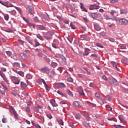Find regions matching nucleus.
Segmentation results:
<instances>
[{
	"instance_id": "f257e3e1",
	"label": "nucleus",
	"mask_w": 128,
	"mask_h": 128,
	"mask_svg": "<svg viewBox=\"0 0 128 128\" xmlns=\"http://www.w3.org/2000/svg\"><path fill=\"white\" fill-rule=\"evenodd\" d=\"M119 24L121 26H128V20L124 18H121L118 20Z\"/></svg>"
},
{
	"instance_id": "f03ea898",
	"label": "nucleus",
	"mask_w": 128,
	"mask_h": 128,
	"mask_svg": "<svg viewBox=\"0 0 128 128\" xmlns=\"http://www.w3.org/2000/svg\"><path fill=\"white\" fill-rule=\"evenodd\" d=\"M108 82L110 84H118V80L114 78H108Z\"/></svg>"
},
{
	"instance_id": "7ed1b4c3",
	"label": "nucleus",
	"mask_w": 128,
	"mask_h": 128,
	"mask_svg": "<svg viewBox=\"0 0 128 128\" xmlns=\"http://www.w3.org/2000/svg\"><path fill=\"white\" fill-rule=\"evenodd\" d=\"M0 76L3 78L4 80L6 81V82H8V78H6V74H4V73L2 72V71L0 70Z\"/></svg>"
},
{
	"instance_id": "20e7f679",
	"label": "nucleus",
	"mask_w": 128,
	"mask_h": 128,
	"mask_svg": "<svg viewBox=\"0 0 128 128\" xmlns=\"http://www.w3.org/2000/svg\"><path fill=\"white\" fill-rule=\"evenodd\" d=\"M73 106L76 108H80L82 106V103L80 102L75 101L74 102Z\"/></svg>"
},
{
	"instance_id": "39448f33",
	"label": "nucleus",
	"mask_w": 128,
	"mask_h": 128,
	"mask_svg": "<svg viewBox=\"0 0 128 128\" xmlns=\"http://www.w3.org/2000/svg\"><path fill=\"white\" fill-rule=\"evenodd\" d=\"M20 86L22 90H24L27 86H26V84L24 83V82H21L20 84Z\"/></svg>"
},
{
	"instance_id": "423d86ee",
	"label": "nucleus",
	"mask_w": 128,
	"mask_h": 128,
	"mask_svg": "<svg viewBox=\"0 0 128 128\" xmlns=\"http://www.w3.org/2000/svg\"><path fill=\"white\" fill-rule=\"evenodd\" d=\"M41 72H44L45 74H48L50 72V68H41Z\"/></svg>"
},
{
	"instance_id": "0eeeda50",
	"label": "nucleus",
	"mask_w": 128,
	"mask_h": 128,
	"mask_svg": "<svg viewBox=\"0 0 128 128\" xmlns=\"http://www.w3.org/2000/svg\"><path fill=\"white\" fill-rule=\"evenodd\" d=\"M0 4H2V6H4L8 8V4L9 2L8 1L4 2L0 0Z\"/></svg>"
},
{
	"instance_id": "6e6552de",
	"label": "nucleus",
	"mask_w": 128,
	"mask_h": 128,
	"mask_svg": "<svg viewBox=\"0 0 128 128\" xmlns=\"http://www.w3.org/2000/svg\"><path fill=\"white\" fill-rule=\"evenodd\" d=\"M58 88H66V84L62 82H58L56 84Z\"/></svg>"
},
{
	"instance_id": "1a4fd4ad",
	"label": "nucleus",
	"mask_w": 128,
	"mask_h": 128,
	"mask_svg": "<svg viewBox=\"0 0 128 128\" xmlns=\"http://www.w3.org/2000/svg\"><path fill=\"white\" fill-rule=\"evenodd\" d=\"M90 49L88 48H85L84 51V55L86 56H88V54H90Z\"/></svg>"
},
{
	"instance_id": "9d476101",
	"label": "nucleus",
	"mask_w": 128,
	"mask_h": 128,
	"mask_svg": "<svg viewBox=\"0 0 128 128\" xmlns=\"http://www.w3.org/2000/svg\"><path fill=\"white\" fill-rule=\"evenodd\" d=\"M60 58H61L62 64H66V58L64 56H60Z\"/></svg>"
},
{
	"instance_id": "9b49d317",
	"label": "nucleus",
	"mask_w": 128,
	"mask_h": 128,
	"mask_svg": "<svg viewBox=\"0 0 128 128\" xmlns=\"http://www.w3.org/2000/svg\"><path fill=\"white\" fill-rule=\"evenodd\" d=\"M94 29L96 30H102V28H100V25L98 24H95L94 25Z\"/></svg>"
},
{
	"instance_id": "f8f14e48",
	"label": "nucleus",
	"mask_w": 128,
	"mask_h": 128,
	"mask_svg": "<svg viewBox=\"0 0 128 128\" xmlns=\"http://www.w3.org/2000/svg\"><path fill=\"white\" fill-rule=\"evenodd\" d=\"M118 118L120 122H126V120H124V116L122 115H120L118 116Z\"/></svg>"
},
{
	"instance_id": "ddd939ff",
	"label": "nucleus",
	"mask_w": 128,
	"mask_h": 128,
	"mask_svg": "<svg viewBox=\"0 0 128 128\" xmlns=\"http://www.w3.org/2000/svg\"><path fill=\"white\" fill-rule=\"evenodd\" d=\"M110 14H111L112 16H114V14H118V11L116 10H111L110 12Z\"/></svg>"
},
{
	"instance_id": "4468645a",
	"label": "nucleus",
	"mask_w": 128,
	"mask_h": 128,
	"mask_svg": "<svg viewBox=\"0 0 128 128\" xmlns=\"http://www.w3.org/2000/svg\"><path fill=\"white\" fill-rule=\"evenodd\" d=\"M80 8L83 12H88V10H86V8L84 6V5L80 3Z\"/></svg>"
},
{
	"instance_id": "2eb2a0df",
	"label": "nucleus",
	"mask_w": 128,
	"mask_h": 128,
	"mask_svg": "<svg viewBox=\"0 0 128 128\" xmlns=\"http://www.w3.org/2000/svg\"><path fill=\"white\" fill-rule=\"evenodd\" d=\"M27 8H29L30 14H32V10H33L32 6H30V5H28Z\"/></svg>"
},
{
	"instance_id": "dca6fc26",
	"label": "nucleus",
	"mask_w": 128,
	"mask_h": 128,
	"mask_svg": "<svg viewBox=\"0 0 128 128\" xmlns=\"http://www.w3.org/2000/svg\"><path fill=\"white\" fill-rule=\"evenodd\" d=\"M98 16V14L96 13L91 14V18H96Z\"/></svg>"
},
{
	"instance_id": "f3484780",
	"label": "nucleus",
	"mask_w": 128,
	"mask_h": 128,
	"mask_svg": "<svg viewBox=\"0 0 128 128\" xmlns=\"http://www.w3.org/2000/svg\"><path fill=\"white\" fill-rule=\"evenodd\" d=\"M21 58L22 60H26L28 58V55L26 54H21Z\"/></svg>"
},
{
	"instance_id": "a211bd4d",
	"label": "nucleus",
	"mask_w": 128,
	"mask_h": 128,
	"mask_svg": "<svg viewBox=\"0 0 128 128\" xmlns=\"http://www.w3.org/2000/svg\"><path fill=\"white\" fill-rule=\"evenodd\" d=\"M50 104L52 106H56V104L54 100H52L50 101Z\"/></svg>"
},
{
	"instance_id": "6ab92c4d",
	"label": "nucleus",
	"mask_w": 128,
	"mask_h": 128,
	"mask_svg": "<svg viewBox=\"0 0 128 128\" xmlns=\"http://www.w3.org/2000/svg\"><path fill=\"white\" fill-rule=\"evenodd\" d=\"M66 92L68 94V96H74V94H72V92L70 90L68 89L66 90Z\"/></svg>"
},
{
	"instance_id": "aec40b11",
	"label": "nucleus",
	"mask_w": 128,
	"mask_h": 128,
	"mask_svg": "<svg viewBox=\"0 0 128 128\" xmlns=\"http://www.w3.org/2000/svg\"><path fill=\"white\" fill-rule=\"evenodd\" d=\"M57 93L58 94H60V96H66V94H64V92L60 91V90H58L57 92Z\"/></svg>"
},
{
	"instance_id": "412c9836",
	"label": "nucleus",
	"mask_w": 128,
	"mask_h": 128,
	"mask_svg": "<svg viewBox=\"0 0 128 128\" xmlns=\"http://www.w3.org/2000/svg\"><path fill=\"white\" fill-rule=\"evenodd\" d=\"M20 64L19 62H14L13 64V66H14L15 68H18V66H20Z\"/></svg>"
},
{
	"instance_id": "4be33fe9",
	"label": "nucleus",
	"mask_w": 128,
	"mask_h": 128,
	"mask_svg": "<svg viewBox=\"0 0 128 128\" xmlns=\"http://www.w3.org/2000/svg\"><path fill=\"white\" fill-rule=\"evenodd\" d=\"M44 59L46 62H48V64H50V58H48L47 56H45L44 57Z\"/></svg>"
},
{
	"instance_id": "5701e85b",
	"label": "nucleus",
	"mask_w": 128,
	"mask_h": 128,
	"mask_svg": "<svg viewBox=\"0 0 128 128\" xmlns=\"http://www.w3.org/2000/svg\"><path fill=\"white\" fill-rule=\"evenodd\" d=\"M84 68V70H86V74H88V76H90L92 73H90V71H88V68Z\"/></svg>"
},
{
	"instance_id": "b1692460",
	"label": "nucleus",
	"mask_w": 128,
	"mask_h": 128,
	"mask_svg": "<svg viewBox=\"0 0 128 128\" xmlns=\"http://www.w3.org/2000/svg\"><path fill=\"white\" fill-rule=\"evenodd\" d=\"M26 78L28 80H32V74H26Z\"/></svg>"
},
{
	"instance_id": "393cba45",
	"label": "nucleus",
	"mask_w": 128,
	"mask_h": 128,
	"mask_svg": "<svg viewBox=\"0 0 128 128\" xmlns=\"http://www.w3.org/2000/svg\"><path fill=\"white\" fill-rule=\"evenodd\" d=\"M35 42V46H40V42H38V40L36 39L34 40Z\"/></svg>"
},
{
	"instance_id": "a878e982",
	"label": "nucleus",
	"mask_w": 128,
	"mask_h": 128,
	"mask_svg": "<svg viewBox=\"0 0 128 128\" xmlns=\"http://www.w3.org/2000/svg\"><path fill=\"white\" fill-rule=\"evenodd\" d=\"M114 128H126V126H122L120 125H116V124L114 125Z\"/></svg>"
},
{
	"instance_id": "bb28decb",
	"label": "nucleus",
	"mask_w": 128,
	"mask_h": 128,
	"mask_svg": "<svg viewBox=\"0 0 128 128\" xmlns=\"http://www.w3.org/2000/svg\"><path fill=\"white\" fill-rule=\"evenodd\" d=\"M14 116L16 120H18V114L16 113V112H14Z\"/></svg>"
},
{
	"instance_id": "cd10ccee",
	"label": "nucleus",
	"mask_w": 128,
	"mask_h": 128,
	"mask_svg": "<svg viewBox=\"0 0 128 128\" xmlns=\"http://www.w3.org/2000/svg\"><path fill=\"white\" fill-rule=\"evenodd\" d=\"M10 12L12 16H16V11L13 10L12 11H10Z\"/></svg>"
},
{
	"instance_id": "c85d7f7f",
	"label": "nucleus",
	"mask_w": 128,
	"mask_h": 128,
	"mask_svg": "<svg viewBox=\"0 0 128 128\" xmlns=\"http://www.w3.org/2000/svg\"><path fill=\"white\" fill-rule=\"evenodd\" d=\"M20 80L18 78L15 80L14 84H20Z\"/></svg>"
},
{
	"instance_id": "c756f323",
	"label": "nucleus",
	"mask_w": 128,
	"mask_h": 128,
	"mask_svg": "<svg viewBox=\"0 0 128 128\" xmlns=\"http://www.w3.org/2000/svg\"><path fill=\"white\" fill-rule=\"evenodd\" d=\"M121 14H126V10L124 9L120 10V13Z\"/></svg>"
},
{
	"instance_id": "7c9ffc66",
	"label": "nucleus",
	"mask_w": 128,
	"mask_h": 128,
	"mask_svg": "<svg viewBox=\"0 0 128 128\" xmlns=\"http://www.w3.org/2000/svg\"><path fill=\"white\" fill-rule=\"evenodd\" d=\"M82 124H84L86 128H88V126H90V124L86 122H83Z\"/></svg>"
},
{
	"instance_id": "2f4dec72",
	"label": "nucleus",
	"mask_w": 128,
	"mask_h": 128,
	"mask_svg": "<svg viewBox=\"0 0 128 128\" xmlns=\"http://www.w3.org/2000/svg\"><path fill=\"white\" fill-rule=\"evenodd\" d=\"M111 64H112V66L116 68V66H118V63L114 62H110Z\"/></svg>"
},
{
	"instance_id": "473e14b6",
	"label": "nucleus",
	"mask_w": 128,
	"mask_h": 128,
	"mask_svg": "<svg viewBox=\"0 0 128 128\" xmlns=\"http://www.w3.org/2000/svg\"><path fill=\"white\" fill-rule=\"evenodd\" d=\"M17 74H20V76H24V72H22V71L18 72Z\"/></svg>"
},
{
	"instance_id": "72a5a7b5",
	"label": "nucleus",
	"mask_w": 128,
	"mask_h": 128,
	"mask_svg": "<svg viewBox=\"0 0 128 128\" xmlns=\"http://www.w3.org/2000/svg\"><path fill=\"white\" fill-rule=\"evenodd\" d=\"M38 28H39L40 30H46V27H44L42 25L39 26Z\"/></svg>"
},
{
	"instance_id": "f704fd0d",
	"label": "nucleus",
	"mask_w": 128,
	"mask_h": 128,
	"mask_svg": "<svg viewBox=\"0 0 128 128\" xmlns=\"http://www.w3.org/2000/svg\"><path fill=\"white\" fill-rule=\"evenodd\" d=\"M58 124H61V126H64V121L60 119L58 120Z\"/></svg>"
},
{
	"instance_id": "c9c22d12",
	"label": "nucleus",
	"mask_w": 128,
	"mask_h": 128,
	"mask_svg": "<svg viewBox=\"0 0 128 128\" xmlns=\"http://www.w3.org/2000/svg\"><path fill=\"white\" fill-rule=\"evenodd\" d=\"M6 52L8 56H10L12 54V53L10 51H6Z\"/></svg>"
},
{
	"instance_id": "e433bc0d",
	"label": "nucleus",
	"mask_w": 128,
	"mask_h": 128,
	"mask_svg": "<svg viewBox=\"0 0 128 128\" xmlns=\"http://www.w3.org/2000/svg\"><path fill=\"white\" fill-rule=\"evenodd\" d=\"M100 34L101 36H106V32L104 31H102L100 33Z\"/></svg>"
},
{
	"instance_id": "4c0bfd02",
	"label": "nucleus",
	"mask_w": 128,
	"mask_h": 128,
	"mask_svg": "<svg viewBox=\"0 0 128 128\" xmlns=\"http://www.w3.org/2000/svg\"><path fill=\"white\" fill-rule=\"evenodd\" d=\"M4 18L5 20H8V19L10 18V16H8V14H6V15H5L4 16Z\"/></svg>"
},
{
	"instance_id": "58836bf2",
	"label": "nucleus",
	"mask_w": 128,
	"mask_h": 128,
	"mask_svg": "<svg viewBox=\"0 0 128 128\" xmlns=\"http://www.w3.org/2000/svg\"><path fill=\"white\" fill-rule=\"evenodd\" d=\"M52 66H58V63L56 62H52L51 64Z\"/></svg>"
},
{
	"instance_id": "ea45409f",
	"label": "nucleus",
	"mask_w": 128,
	"mask_h": 128,
	"mask_svg": "<svg viewBox=\"0 0 128 128\" xmlns=\"http://www.w3.org/2000/svg\"><path fill=\"white\" fill-rule=\"evenodd\" d=\"M80 38H82V40H84L86 38V36L85 34H82L80 36Z\"/></svg>"
},
{
	"instance_id": "a19ab883",
	"label": "nucleus",
	"mask_w": 128,
	"mask_h": 128,
	"mask_svg": "<svg viewBox=\"0 0 128 128\" xmlns=\"http://www.w3.org/2000/svg\"><path fill=\"white\" fill-rule=\"evenodd\" d=\"M95 96H96V98H99V100H100V93L98 92H96L95 94Z\"/></svg>"
},
{
	"instance_id": "79ce46f5",
	"label": "nucleus",
	"mask_w": 128,
	"mask_h": 128,
	"mask_svg": "<svg viewBox=\"0 0 128 128\" xmlns=\"http://www.w3.org/2000/svg\"><path fill=\"white\" fill-rule=\"evenodd\" d=\"M10 112H11V114H14V112H16L14 109L12 108H10Z\"/></svg>"
},
{
	"instance_id": "37998d69",
	"label": "nucleus",
	"mask_w": 128,
	"mask_h": 128,
	"mask_svg": "<svg viewBox=\"0 0 128 128\" xmlns=\"http://www.w3.org/2000/svg\"><path fill=\"white\" fill-rule=\"evenodd\" d=\"M104 18L106 20H112V18H110V17H108V14H104Z\"/></svg>"
},
{
	"instance_id": "c03bdc74",
	"label": "nucleus",
	"mask_w": 128,
	"mask_h": 128,
	"mask_svg": "<svg viewBox=\"0 0 128 128\" xmlns=\"http://www.w3.org/2000/svg\"><path fill=\"white\" fill-rule=\"evenodd\" d=\"M79 94L80 96H84V90H80L79 91Z\"/></svg>"
},
{
	"instance_id": "a18cd8bd",
	"label": "nucleus",
	"mask_w": 128,
	"mask_h": 128,
	"mask_svg": "<svg viewBox=\"0 0 128 128\" xmlns=\"http://www.w3.org/2000/svg\"><path fill=\"white\" fill-rule=\"evenodd\" d=\"M15 8H16V10H18V12L20 14H22V9L18 7L15 6Z\"/></svg>"
},
{
	"instance_id": "49530a36",
	"label": "nucleus",
	"mask_w": 128,
	"mask_h": 128,
	"mask_svg": "<svg viewBox=\"0 0 128 128\" xmlns=\"http://www.w3.org/2000/svg\"><path fill=\"white\" fill-rule=\"evenodd\" d=\"M1 86L4 88V90H8V88L6 87V86L4 84V83L1 84Z\"/></svg>"
},
{
	"instance_id": "de8ad7c7",
	"label": "nucleus",
	"mask_w": 128,
	"mask_h": 128,
	"mask_svg": "<svg viewBox=\"0 0 128 128\" xmlns=\"http://www.w3.org/2000/svg\"><path fill=\"white\" fill-rule=\"evenodd\" d=\"M67 80L70 82H74V79H72V78H68Z\"/></svg>"
},
{
	"instance_id": "09e8293b",
	"label": "nucleus",
	"mask_w": 128,
	"mask_h": 128,
	"mask_svg": "<svg viewBox=\"0 0 128 128\" xmlns=\"http://www.w3.org/2000/svg\"><path fill=\"white\" fill-rule=\"evenodd\" d=\"M66 8H69L70 10H71L72 8V6L70 5V4H66Z\"/></svg>"
},
{
	"instance_id": "8fccbe9b",
	"label": "nucleus",
	"mask_w": 128,
	"mask_h": 128,
	"mask_svg": "<svg viewBox=\"0 0 128 128\" xmlns=\"http://www.w3.org/2000/svg\"><path fill=\"white\" fill-rule=\"evenodd\" d=\"M6 32H12V30L10 28H8L6 30Z\"/></svg>"
},
{
	"instance_id": "3c124183",
	"label": "nucleus",
	"mask_w": 128,
	"mask_h": 128,
	"mask_svg": "<svg viewBox=\"0 0 128 128\" xmlns=\"http://www.w3.org/2000/svg\"><path fill=\"white\" fill-rule=\"evenodd\" d=\"M111 4H116V2H118V0H110Z\"/></svg>"
},
{
	"instance_id": "603ef678",
	"label": "nucleus",
	"mask_w": 128,
	"mask_h": 128,
	"mask_svg": "<svg viewBox=\"0 0 128 128\" xmlns=\"http://www.w3.org/2000/svg\"><path fill=\"white\" fill-rule=\"evenodd\" d=\"M70 26L72 30H76V26L72 23L70 24Z\"/></svg>"
},
{
	"instance_id": "864d4df0",
	"label": "nucleus",
	"mask_w": 128,
	"mask_h": 128,
	"mask_svg": "<svg viewBox=\"0 0 128 128\" xmlns=\"http://www.w3.org/2000/svg\"><path fill=\"white\" fill-rule=\"evenodd\" d=\"M100 100H101V102H102V104H106V100L105 99H102V98H100Z\"/></svg>"
},
{
	"instance_id": "5fc2aeb1",
	"label": "nucleus",
	"mask_w": 128,
	"mask_h": 128,
	"mask_svg": "<svg viewBox=\"0 0 128 128\" xmlns=\"http://www.w3.org/2000/svg\"><path fill=\"white\" fill-rule=\"evenodd\" d=\"M89 10H94V5H92L90 6Z\"/></svg>"
},
{
	"instance_id": "6e6d98bb",
	"label": "nucleus",
	"mask_w": 128,
	"mask_h": 128,
	"mask_svg": "<svg viewBox=\"0 0 128 128\" xmlns=\"http://www.w3.org/2000/svg\"><path fill=\"white\" fill-rule=\"evenodd\" d=\"M36 36L38 38H39V40H44V38L42 36L37 35Z\"/></svg>"
},
{
	"instance_id": "4d7b16f0",
	"label": "nucleus",
	"mask_w": 128,
	"mask_h": 128,
	"mask_svg": "<svg viewBox=\"0 0 128 128\" xmlns=\"http://www.w3.org/2000/svg\"><path fill=\"white\" fill-rule=\"evenodd\" d=\"M11 78H12L14 80H16L18 78H16V76H10Z\"/></svg>"
},
{
	"instance_id": "13d9d810",
	"label": "nucleus",
	"mask_w": 128,
	"mask_h": 128,
	"mask_svg": "<svg viewBox=\"0 0 128 128\" xmlns=\"http://www.w3.org/2000/svg\"><path fill=\"white\" fill-rule=\"evenodd\" d=\"M77 76H78L80 78H84V76H82V74H77Z\"/></svg>"
},
{
	"instance_id": "bf43d9fd",
	"label": "nucleus",
	"mask_w": 128,
	"mask_h": 128,
	"mask_svg": "<svg viewBox=\"0 0 128 128\" xmlns=\"http://www.w3.org/2000/svg\"><path fill=\"white\" fill-rule=\"evenodd\" d=\"M85 118L87 120H92V118L90 117L87 116L86 115H85Z\"/></svg>"
},
{
	"instance_id": "052dcab7",
	"label": "nucleus",
	"mask_w": 128,
	"mask_h": 128,
	"mask_svg": "<svg viewBox=\"0 0 128 128\" xmlns=\"http://www.w3.org/2000/svg\"><path fill=\"white\" fill-rule=\"evenodd\" d=\"M102 78H103V80H108V78H106V75L102 76Z\"/></svg>"
},
{
	"instance_id": "680f3d73",
	"label": "nucleus",
	"mask_w": 128,
	"mask_h": 128,
	"mask_svg": "<svg viewBox=\"0 0 128 128\" xmlns=\"http://www.w3.org/2000/svg\"><path fill=\"white\" fill-rule=\"evenodd\" d=\"M46 116L48 117V118H50V120L51 118H52V114H47Z\"/></svg>"
},
{
	"instance_id": "e2e57ef3",
	"label": "nucleus",
	"mask_w": 128,
	"mask_h": 128,
	"mask_svg": "<svg viewBox=\"0 0 128 128\" xmlns=\"http://www.w3.org/2000/svg\"><path fill=\"white\" fill-rule=\"evenodd\" d=\"M38 56L39 58H42L43 54H42V53L39 52V53L38 54Z\"/></svg>"
},
{
	"instance_id": "0e129e2a",
	"label": "nucleus",
	"mask_w": 128,
	"mask_h": 128,
	"mask_svg": "<svg viewBox=\"0 0 128 128\" xmlns=\"http://www.w3.org/2000/svg\"><path fill=\"white\" fill-rule=\"evenodd\" d=\"M108 40L112 42H114V38H109Z\"/></svg>"
},
{
	"instance_id": "69168bd1",
	"label": "nucleus",
	"mask_w": 128,
	"mask_h": 128,
	"mask_svg": "<svg viewBox=\"0 0 128 128\" xmlns=\"http://www.w3.org/2000/svg\"><path fill=\"white\" fill-rule=\"evenodd\" d=\"M106 108H107L108 110H109L110 112V110H112V107H110V106H107Z\"/></svg>"
},
{
	"instance_id": "338daca9",
	"label": "nucleus",
	"mask_w": 128,
	"mask_h": 128,
	"mask_svg": "<svg viewBox=\"0 0 128 128\" xmlns=\"http://www.w3.org/2000/svg\"><path fill=\"white\" fill-rule=\"evenodd\" d=\"M45 86V88H46V90H50V87L48 86L47 84L44 85Z\"/></svg>"
},
{
	"instance_id": "774afa93",
	"label": "nucleus",
	"mask_w": 128,
	"mask_h": 128,
	"mask_svg": "<svg viewBox=\"0 0 128 128\" xmlns=\"http://www.w3.org/2000/svg\"><path fill=\"white\" fill-rule=\"evenodd\" d=\"M18 42H19L20 44H24V41H22V40H18Z\"/></svg>"
}]
</instances>
